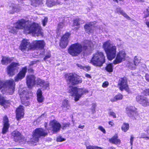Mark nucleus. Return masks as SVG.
<instances>
[{
	"label": "nucleus",
	"mask_w": 149,
	"mask_h": 149,
	"mask_svg": "<svg viewBox=\"0 0 149 149\" xmlns=\"http://www.w3.org/2000/svg\"><path fill=\"white\" fill-rule=\"evenodd\" d=\"M103 48L109 60H112L116 56L115 59L113 61L114 65L118 64L125 60L126 55L125 52L123 50L120 51L116 55V47L115 45H111L109 41H106L103 44Z\"/></svg>",
	"instance_id": "1"
},
{
	"label": "nucleus",
	"mask_w": 149,
	"mask_h": 149,
	"mask_svg": "<svg viewBox=\"0 0 149 149\" xmlns=\"http://www.w3.org/2000/svg\"><path fill=\"white\" fill-rule=\"evenodd\" d=\"M28 22L24 19L18 21L15 24L18 30L24 29L25 33L27 34L32 33L34 36H42L40 26L38 24L33 23L31 25H28Z\"/></svg>",
	"instance_id": "2"
},
{
	"label": "nucleus",
	"mask_w": 149,
	"mask_h": 149,
	"mask_svg": "<svg viewBox=\"0 0 149 149\" xmlns=\"http://www.w3.org/2000/svg\"><path fill=\"white\" fill-rule=\"evenodd\" d=\"M91 42L88 40L84 41L82 45L79 43L72 45L68 49V53L72 56H77L83 50L88 49L91 47Z\"/></svg>",
	"instance_id": "3"
},
{
	"label": "nucleus",
	"mask_w": 149,
	"mask_h": 149,
	"mask_svg": "<svg viewBox=\"0 0 149 149\" xmlns=\"http://www.w3.org/2000/svg\"><path fill=\"white\" fill-rule=\"evenodd\" d=\"M26 81L29 88H31L35 84L36 82L37 85H39L44 90L49 88V83L48 81H45L44 80L39 78L35 81V77L33 75L27 76L26 78Z\"/></svg>",
	"instance_id": "4"
},
{
	"label": "nucleus",
	"mask_w": 149,
	"mask_h": 149,
	"mask_svg": "<svg viewBox=\"0 0 149 149\" xmlns=\"http://www.w3.org/2000/svg\"><path fill=\"white\" fill-rule=\"evenodd\" d=\"M15 84L13 79L6 80L4 82L0 80V90L3 93L12 95L15 91Z\"/></svg>",
	"instance_id": "5"
},
{
	"label": "nucleus",
	"mask_w": 149,
	"mask_h": 149,
	"mask_svg": "<svg viewBox=\"0 0 149 149\" xmlns=\"http://www.w3.org/2000/svg\"><path fill=\"white\" fill-rule=\"evenodd\" d=\"M68 92L72 95L74 96V100L76 101H78L83 95L88 92L86 89L78 88L76 87H70Z\"/></svg>",
	"instance_id": "6"
},
{
	"label": "nucleus",
	"mask_w": 149,
	"mask_h": 149,
	"mask_svg": "<svg viewBox=\"0 0 149 149\" xmlns=\"http://www.w3.org/2000/svg\"><path fill=\"white\" fill-rule=\"evenodd\" d=\"M47 135V133L45 130L41 128H36L33 132V137L29 141L33 144L38 141L39 138L41 136H45Z\"/></svg>",
	"instance_id": "7"
},
{
	"label": "nucleus",
	"mask_w": 149,
	"mask_h": 149,
	"mask_svg": "<svg viewBox=\"0 0 149 149\" xmlns=\"http://www.w3.org/2000/svg\"><path fill=\"white\" fill-rule=\"evenodd\" d=\"M90 63L96 66H102V53L97 52L94 54Z\"/></svg>",
	"instance_id": "8"
},
{
	"label": "nucleus",
	"mask_w": 149,
	"mask_h": 149,
	"mask_svg": "<svg viewBox=\"0 0 149 149\" xmlns=\"http://www.w3.org/2000/svg\"><path fill=\"white\" fill-rule=\"evenodd\" d=\"M65 78L69 83L72 85H76L82 82V79L76 74L70 73L65 75Z\"/></svg>",
	"instance_id": "9"
},
{
	"label": "nucleus",
	"mask_w": 149,
	"mask_h": 149,
	"mask_svg": "<svg viewBox=\"0 0 149 149\" xmlns=\"http://www.w3.org/2000/svg\"><path fill=\"white\" fill-rule=\"evenodd\" d=\"M117 86L119 89L121 91L125 90L127 92L130 91L128 84V79L125 77L119 78L118 81Z\"/></svg>",
	"instance_id": "10"
},
{
	"label": "nucleus",
	"mask_w": 149,
	"mask_h": 149,
	"mask_svg": "<svg viewBox=\"0 0 149 149\" xmlns=\"http://www.w3.org/2000/svg\"><path fill=\"white\" fill-rule=\"evenodd\" d=\"M126 114L127 116L133 120H136L139 116L137 109L132 106H127L125 108Z\"/></svg>",
	"instance_id": "11"
},
{
	"label": "nucleus",
	"mask_w": 149,
	"mask_h": 149,
	"mask_svg": "<svg viewBox=\"0 0 149 149\" xmlns=\"http://www.w3.org/2000/svg\"><path fill=\"white\" fill-rule=\"evenodd\" d=\"M19 95L22 103L26 106L29 105V102L27 100L31 95V93H29L26 89H24L20 93Z\"/></svg>",
	"instance_id": "12"
},
{
	"label": "nucleus",
	"mask_w": 149,
	"mask_h": 149,
	"mask_svg": "<svg viewBox=\"0 0 149 149\" xmlns=\"http://www.w3.org/2000/svg\"><path fill=\"white\" fill-rule=\"evenodd\" d=\"M136 101L144 107L149 106V97L148 98L140 94L137 95L136 97Z\"/></svg>",
	"instance_id": "13"
},
{
	"label": "nucleus",
	"mask_w": 149,
	"mask_h": 149,
	"mask_svg": "<svg viewBox=\"0 0 149 149\" xmlns=\"http://www.w3.org/2000/svg\"><path fill=\"white\" fill-rule=\"evenodd\" d=\"M18 63L13 62L11 63L7 68V72L8 74L10 76H12L15 75V71H17L18 66H19Z\"/></svg>",
	"instance_id": "14"
},
{
	"label": "nucleus",
	"mask_w": 149,
	"mask_h": 149,
	"mask_svg": "<svg viewBox=\"0 0 149 149\" xmlns=\"http://www.w3.org/2000/svg\"><path fill=\"white\" fill-rule=\"evenodd\" d=\"M45 45V42L43 40L34 41L32 43L33 49H40L42 50V52L40 53L41 54L43 55L44 54V51L43 49Z\"/></svg>",
	"instance_id": "15"
},
{
	"label": "nucleus",
	"mask_w": 149,
	"mask_h": 149,
	"mask_svg": "<svg viewBox=\"0 0 149 149\" xmlns=\"http://www.w3.org/2000/svg\"><path fill=\"white\" fill-rule=\"evenodd\" d=\"M70 34L66 33L61 37L60 43V46L62 48H65L67 46L69 41Z\"/></svg>",
	"instance_id": "16"
},
{
	"label": "nucleus",
	"mask_w": 149,
	"mask_h": 149,
	"mask_svg": "<svg viewBox=\"0 0 149 149\" xmlns=\"http://www.w3.org/2000/svg\"><path fill=\"white\" fill-rule=\"evenodd\" d=\"M19 49L23 52L28 51L29 49H33L32 44L31 45L28 40L24 39L22 41L19 47Z\"/></svg>",
	"instance_id": "17"
},
{
	"label": "nucleus",
	"mask_w": 149,
	"mask_h": 149,
	"mask_svg": "<svg viewBox=\"0 0 149 149\" xmlns=\"http://www.w3.org/2000/svg\"><path fill=\"white\" fill-rule=\"evenodd\" d=\"M27 68L26 66L22 68L21 70L14 78L15 82L18 81L24 77L27 72Z\"/></svg>",
	"instance_id": "18"
},
{
	"label": "nucleus",
	"mask_w": 149,
	"mask_h": 149,
	"mask_svg": "<svg viewBox=\"0 0 149 149\" xmlns=\"http://www.w3.org/2000/svg\"><path fill=\"white\" fill-rule=\"evenodd\" d=\"M12 135L15 141L18 142L19 143L23 142L24 139L20 133L18 131H15L13 132L12 133Z\"/></svg>",
	"instance_id": "19"
},
{
	"label": "nucleus",
	"mask_w": 149,
	"mask_h": 149,
	"mask_svg": "<svg viewBox=\"0 0 149 149\" xmlns=\"http://www.w3.org/2000/svg\"><path fill=\"white\" fill-rule=\"evenodd\" d=\"M50 126L52 128V130L54 132H59L61 127L60 124L55 120H53L50 123Z\"/></svg>",
	"instance_id": "20"
},
{
	"label": "nucleus",
	"mask_w": 149,
	"mask_h": 149,
	"mask_svg": "<svg viewBox=\"0 0 149 149\" xmlns=\"http://www.w3.org/2000/svg\"><path fill=\"white\" fill-rule=\"evenodd\" d=\"M109 141L110 143L118 146L121 143V140L118 138L117 134H115L111 138L109 139Z\"/></svg>",
	"instance_id": "21"
},
{
	"label": "nucleus",
	"mask_w": 149,
	"mask_h": 149,
	"mask_svg": "<svg viewBox=\"0 0 149 149\" xmlns=\"http://www.w3.org/2000/svg\"><path fill=\"white\" fill-rule=\"evenodd\" d=\"M24 114V107L20 106L16 110V117L17 120H19L23 116Z\"/></svg>",
	"instance_id": "22"
},
{
	"label": "nucleus",
	"mask_w": 149,
	"mask_h": 149,
	"mask_svg": "<svg viewBox=\"0 0 149 149\" xmlns=\"http://www.w3.org/2000/svg\"><path fill=\"white\" fill-rule=\"evenodd\" d=\"M4 126L2 130V133L5 134L8 131L9 124L8 123V118L6 116H5L3 118Z\"/></svg>",
	"instance_id": "23"
},
{
	"label": "nucleus",
	"mask_w": 149,
	"mask_h": 149,
	"mask_svg": "<svg viewBox=\"0 0 149 149\" xmlns=\"http://www.w3.org/2000/svg\"><path fill=\"white\" fill-rule=\"evenodd\" d=\"M68 100H63L62 103L61 107L63 111H66L70 108V105Z\"/></svg>",
	"instance_id": "24"
},
{
	"label": "nucleus",
	"mask_w": 149,
	"mask_h": 149,
	"mask_svg": "<svg viewBox=\"0 0 149 149\" xmlns=\"http://www.w3.org/2000/svg\"><path fill=\"white\" fill-rule=\"evenodd\" d=\"M94 23L93 22H90L86 24L84 26V29L87 33L91 32L92 31V29L94 28Z\"/></svg>",
	"instance_id": "25"
},
{
	"label": "nucleus",
	"mask_w": 149,
	"mask_h": 149,
	"mask_svg": "<svg viewBox=\"0 0 149 149\" xmlns=\"http://www.w3.org/2000/svg\"><path fill=\"white\" fill-rule=\"evenodd\" d=\"M9 103V101L6 100L3 97L0 95V104L5 107L6 106L8 105Z\"/></svg>",
	"instance_id": "26"
},
{
	"label": "nucleus",
	"mask_w": 149,
	"mask_h": 149,
	"mask_svg": "<svg viewBox=\"0 0 149 149\" xmlns=\"http://www.w3.org/2000/svg\"><path fill=\"white\" fill-rule=\"evenodd\" d=\"M123 98V95L120 93H118L113 98L110 100L112 102H114L119 100H122Z\"/></svg>",
	"instance_id": "27"
},
{
	"label": "nucleus",
	"mask_w": 149,
	"mask_h": 149,
	"mask_svg": "<svg viewBox=\"0 0 149 149\" xmlns=\"http://www.w3.org/2000/svg\"><path fill=\"white\" fill-rule=\"evenodd\" d=\"M12 60V58L6 56H3L1 62L3 65H7L10 63Z\"/></svg>",
	"instance_id": "28"
},
{
	"label": "nucleus",
	"mask_w": 149,
	"mask_h": 149,
	"mask_svg": "<svg viewBox=\"0 0 149 149\" xmlns=\"http://www.w3.org/2000/svg\"><path fill=\"white\" fill-rule=\"evenodd\" d=\"M37 100L39 102H42L43 101V97L42 95V92L40 89H38L37 91Z\"/></svg>",
	"instance_id": "29"
},
{
	"label": "nucleus",
	"mask_w": 149,
	"mask_h": 149,
	"mask_svg": "<svg viewBox=\"0 0 149 149\" xmlns=\"http://www.w3.org/2000/svg\"><path fill=\"white\" fill-rule=\"evenodd\" d=\"M121 128L122 131L126 132L129 129V124L128 123H123Z\"/></svg>",
	"instance_id": "30"
},
{
	"label": "nucleus",
	"mask_w": 149,
	"mask_h": 149,
	"mask_svg": "<svg viewBox=\"0 0 149 149\" xmlns=\"http://www.w3.org/2000/svg\"><path fill=\"white\" fill-rule=\"evenodd\" d=\"M10 13V14H13L15 12H19L20 10V8L16 6H10L9 8Z\"/></svg>",
	"instance_id": "31"
},
{
	"label": "nucleus",
	"mask_w": 149,
	"mask_h": 149,
	"mask_svg": "<svg viewBox=\"0 0 149 149\" xmlns=\"http://www.w3.org/2000/svg\"><path fill=\"white\" fill-rule=\"evenodd\" d=\"M8 31L13 33H15L17 32L18 31V29L16 25H15L14 26H9L8 27Z\"/></svg>",
	"instance_id": "32"
},
{
	"label": "nucleus",
	"mask_w": 149,
	"mask_h": 149,
	"mask_svg": "<svg viewBox=\"0 0 149 149\" xmlns=\"http://www.w3.org/2000/svg\"><path fill=\"white\" fill-rule=\"evenodd\" d=\"M106 70L109 72H113V66L112 63H109L107 64L105 68Z\"/></svg>",
	"instance_id": "33"
},
{
	"label": "nucleus",
	"mask_w": 149,
	"mask_h": 149,
	"mask_svg": "<svg viewBox=\"0 0 149 149\" xmlns=\"http://www.w3.org/2000/svg\"><path fill=\"white\" fill-rule=\"evenodd\" d=\"M81 20L80 19L77 18L74 20L73 25V26H79L80 24L82 23L81 22Z\"/></svg>",
	"instance_id": "34"
},
{
	"label": "nucleus",
	"mask_w": 149,
	"mask_h": 149,
	"mask_svg": "<svg viewBox=\"0 0 149 149\" xmlns=\"http://www.w3.org/2000/svg\"><path fill=\"white\" fill-rule=\"evenodd\" d=\"M40 2V0H31V5L34 6H37Z\"/></svg>",
	"instance_id": "35"
},
{
	"label": "nucleus",
	"mask_w": 149,
	"mask_h": 149,
	"mask_svg": "<svg viewBox=\"0 0 149 149\" xmlns=\"http://www.w3.org/2000/svg\"><path fill=\"white\" fill-rule=\"evenodd\" d=\"M77 65L80 69H82L85 70H90V67L89 66L84 67L79 64H77Z\"/></svg>",
	"instance_id": "36"
},
{
	"label": "nucleus",
	"mask_w": 149,
	"mask_h": 149,
	"mask_svg": "<svg viewBox=\"0 0 149 149\" xmlns=\"http://www.w3.org/2000/svg\"><path fill=\"white\" fill-rule=\"evenodd\" d=\"M86 149H102L101 147L96 146H94L92 145L86 146Z\"/></svg>",
	"instance_id": "37"
},
{
	"label": "nucleus",
	"mask_w": 149,
	"mask_h": 149,
	"mask_svg": "<svg viewBox=\"0 0 149 149\" xmlns=\"http://www.w3.org/2000/svg\"><path fill=\"white\" fill-rule=\"evenodd\" d=\"M140 62V60L138 59L137 56H135L134 57V65L135 66L137 65Z\"/></svg>",
	"instance_id": "38"
},
{
	"label": "nucleus",
	"mask_w": 149,
	"mask_h": 149,
	"mask_svg": "<svg viewBox=\"0 0 149 149\" xmlns=\"http://www.w3.org/2000/svg\"><path fill=\"white\" fill-rule=\"evenodd\" d=\"M124 17H125L128 20H130L131 18L129 16L123 11H121V14Z\"/></svg>",
	"instance_id": "39"
},
{
	"label": "nucleus",
	"mask_w": 149,
	"mask_h": 149,
	"mask_svg": "<svg viewBox=\"0 0 149 149\" xmlns=\"http://www.w3.org/2000/svg\"><path fill=\"white\" fill-rule=\"evenodd\" d=\"M64 26V24L62 22H60L58 24L57 28V30L59 32Z\"/></svg>",
	"instance_id": "40"
},
{
	"label": "nucleus",
	"mask_w": 149,
	"mask_h": 149,
	"mask_svg": "<svg viewBox=\"0 0 149 149\" xmlns=\"http://www.w3.org/2000/svg\"><path fill=\"white\" fill-rule=\"evenodd\" d=\"M143 94L145 95L149 96V88H146L143 91Z\"/></svg>",
	"instance_id": "41"
},
{
	"label": "nucleus",
	"mask_w": 149,
	"mask_h": 149,
	"mask_svg": "<svg viewBox=\"0 0 149 149\" xmlns=\"http://www.w3.org/2000/svg\"><path fill=\"white\" fill-rule=\"evenodd\" d=\"M148 135H147V134L146 133H143L141 134V138H146L147 139H149V137L148 136Z\"/></svg>",
	"instance_id": "42"
},
{
	"label": "nucleus",
	"mask_w": 149,
	"mask_h": 149,
	"mask_svg": "<svg viewBox=\"0 0 149 149\" xmlns=\"http://www.w3.org/2000/svg\"><path fill=\"white\" fill-rule=\"evenodd\" d=\"M48 18L47 17H45L44 19L42 20V22L43 26H45L47 22Z\"/></svg>",
	"instance_id": "43"
},
{
	"label": "nucleus",
	"mask_w": 149,
	"mask_h": 149,
	"mask_svg": "<svg viewBox=\"0 0 149 149\" xmlns=\"http://www.w3.org/2000/svg\"><path fill=\"white\" fill-rule=\"evenodd\" d=\"M110 116H112L113 118H116V114L115 112L113 111H110L109 113Z\"/></svg>",
	"instance_id": "44"
},
{
	"label": "nucleus",
	"mask_w": 149,
	"mask_h": 149,
	"mask_svg": "<svg viewBox=\"0 0 149 149\" xmlns=\"http://www.w3.org/2000/svg\"><path fill=\"white\" fill-rule=\"evenodd\" d=\"M47 4L48 6L51 7L53 6L54 3H52L51 1H48L47 2Z\"/></svg>",
	"instance_id": "45"
},
{
	"label": "nucleus",
	"mask_w": 149,
	"mask_h": 149,
	"mask_svg": "<svg viewBox=\"0 0 149 149\" xmlns=\"http://www.w3.org/2000/svg\"><path fill=\"white\" fill-rule=\"evenodd\" d=\"M70 125V123H69L63 124L62 126L63 129H65L67 127H69Z\"/></svg>",
	"instance_id": "46"
},
{
	"label": "nucleus",
	"mask_w": 149,
	"mask_h": 149,
	"mask_svg": "<svg viewBox=\"0 0 149 149\" xmlns=\"http://www.w3.org/2000/svg\"><path fill=\"white\" fill-rule=\"evenodd\" d=\"M65 139L61 136H59L57 138L56 140L58 142H61L65 140Z\"/></svg>",
	"instance_id": "47"
},
{
	"label": "nucleus",
	"mask_w": 149,
	"mask_h": 149,
	"mask_svg": "<svg viewBox=\"0 0 149 149\" xmlns=\"http://www.w3.org/2000/svg\"><path fill=\"white\" fill-rule=\"evenodd\" d=\"M109 85V83L108 81H105L103 83V88H106Z\"/></svg>",
	"instance_id": "48"
},
{
	"label": "nucleus",
	"mask_w": 149,
	"mask_h": 149,
	"mask_svg": "<svg viewBox=\"0 0 149 149\" xmlns=\"http://www.w3.org/2000/svg\"><path fill=\"white\" fill-rule=\"evenodd\" d=\"M116 11L117 13L120 14L121 11L123 10H121L120 8H118L116 9Z\"/></svg>",
	"instance_id": "49"
},
{
	"label": "nucleus",
	"mask_w": 149,
	"mask_h": 149,
	"mask_svg": "<svg viewBox=\"0 0 149 149\" xmlns=\"http://www.w3.org/2000/svg\"><path fill=\"white\" fill-rule=\"evenodd\" d=\"M145 77L146 80L148 82H149V74L148 73L146 74Z\"/></svg>",
	"instance_id": "50"
},
{
	"label": "nucleus",
	"mask_w": 149,
	"mask_h": 149,
	"mask_svg": "<svg viewBox=\"0 0 149 149\" xmlns=\"http://www.w3.org/2000/svg\"><path fill=\"white\" fill-rule=\"evenodd\" d=\"M51 54H48L46 55L45 57L44 58V59L45 61H46V60L50 57H51Z\"/></svg>",
	"instance_id": "51"
},
{
	"label": "nucleus",
	"mask_w": 149,
	"mask_h": 149,
	"mask_svg": "<svg viewBox=\"0 0 149 149\" xmlns=\"http://www.w3.org/2000/svg\"><path fill=\"white\" fill-rule=\"evenodd\" d=\"M108 124L109 125H111V127H112V126H113L114 125V124L113 122V120H112V121H109L108 122Z\"/></svg>",
	"instance_id": "52"
},
{
	"label": "nucleus",
	"mask_w": 149,
	"mask_h": 149,
	"mask_svg": "<svg viewBox=\"0 0 149 149\" xmlns=\"http://www.w3.org/2000/svg\"><path fill=\"white\" fill-rule=\"evenodd\" d=\"M145 131L147 134V135L149 136V126L148 127L146 130Z\"/></svg>",
	"instance_id": "53"
},
{
	"label": "nucleus",
	"mask_w": 149,
	"mask_h": 149,
	"mask_svg": "<svg viewBox=\"0 0 149 149\" xmlns=\"http://www.w3.org/2000/svg\"><path fill=\"white\" fill-rule=\"evenodd\" d=\"M133 137L132 136H131L130 138V143L131 146L133 145Z\"/></svg>",
	"instance_id": "54"
},
{
	"label": "nucleus",
	"mask_w": 149,
	"mask_h": 149,
	"mask_svg": "<svg viewBox=\"0 0 149 149\" xmlns=\"http://www.w3.org/2000/svg\"><path fill=\"white\" fill-rule=\"evenodd\" d=\"M84 127V125H79L78 126V128H80L81 129H83Z\"/></svg>",
	"instance_id": "55"
},
{
	"label": "nucleus",
	"mask_w": 149,
	"mask_h": 149,
	"mask_svg": "<svg viewBox=\"0 0 149 149\" xmlns=\"http://www.w3.org/2000/svg\"><path fill=\"white\" fill-rule=\"evenodd\" d=\"M85 76H86V77L88 78H91V76L88 74H85Z\"/></svg>",
	"instance_id": "56"
},
{
	"label": "nucleus",
	"mask_w": 149,
	"mask_h": 149,
	"mask_svg": "<svg viewBox=\"0 0 149 149\" xmlns=\"http://www.w3.org/2000/svg\"><path fill=\"white\" fill-rule=\"evenodd\" d=\"M149 16V12L147 14H146L144 15V18H146Z\"/></svg>",
	"instance_id": "57"
},
{
	"label": "nucleus",
	"mask_w": 149,
	"mask_h": 149,
	"mask_svg": "<svg viewBox=\"0 0 149 149\" xmlns=\"http://www.w3.org/2000/svg\"><path fill=\"white\" fill-rule=\"evenodd\" d=\"M98 129H99L102 132V126H100L99 127Z\"/></svg>",
	"instance_id": "58"
},
{
	"label": "nucleus",
	"mask_w": 149,
	"mask_h": 149,
	"mask_svg": "<svg viewBox=\"0 0 149 149\" xmlns=\"http://www.w3.org/2000/svg\"><path fill=\"white\" fill-rule=\"evenodd\" d=\"M146 24L147 25V27L149 28V22H146Z\"/></svg>",
	"instance_id": "59"
},
{
	"label": "nucleus",
	"mask_w": 149,
	"mask_h": 149,
	"mask_svg": "<svg viewBox=\"0 0 149 149\" xmlns=\"http://www.w3.org/2000/svg\"><path fill=\"white\" fill-rule=\"evenodd\" d=\"M103 63H104L105 62V57L104 56V55H103Z\"/></svg>",
	"instance_id": "60"
},
{
	"label": "nucleus",
	"mask_w": 149,
	"mask_h": 149,
	"mask_svg": "<svg viewBox=\"0 0 149 149\" xmlns=\"http://www.w3.org/2000/svg\"><path fill=\"white\" fill-rule=\"evenodd\" d=\"M109 149H116L115 148L111 146L109 148Z\"/></svg>",
	"instance_id": "61"
},
{
	"label": "nucleus",
	"mask_w": 149,
	"mask_h": 149,
	"mask_svg": "<svg viewBox=\"0 0 149 149\" xmlns=\"http://www.w3.org/2000/svg\"><path fill=\"white\" fill-rule=\"evenodd\" d=\"M137 1L140 2H144L145 0H137Z\"/></svg>",
	"instance_id": "62"
},
{
	"label": "nucleus",
	"mask_w": 149,
	"mask_h": 149,
	"mask_svg": "<svg viewBox=\"0 0 149 149\" xmlns=\"http://www.w3.org/2000/svg\"><path fill=\"white\" fill-rule=\"evenodd\" d=\"M106 133V131L103 128V133Z\"/></svg>",
	"instance_id": "63"
},
{
	"label": "nucleus",
	"mask_w": 149,
	"mask_h": 149,
	"mask_svg": "<svg viewBox=\"0 0 149 149\" xmlns=\"http://www.w3.org/2000/svg\"><path fill=\"white\" fill-rule=\"evenodd\" d=\"M45 115V114H42L41 116V118L43 117Z\"/></svg>",
	"instance_id": "64"
}]
</instances>
